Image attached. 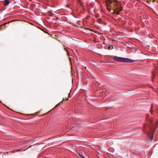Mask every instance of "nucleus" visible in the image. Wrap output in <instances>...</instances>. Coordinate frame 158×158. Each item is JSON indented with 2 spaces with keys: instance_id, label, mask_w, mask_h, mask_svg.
Here are the masks:
<instances>
[{
  "instance_id": "f257e3e1",
  "label": "nucleus",
  "mask_w": 158,
  "mask_h": 158,
  "mask_svg": "<svg viewBox=\"0 0 158 158\" xmlns=\"http://www.w3.org/2000/svg\"><path fill=\"white\" fill-rule=\"evenodd\" d=\"M106 8L109 12H110L111 9H112L114 11L113 12L115 13L117 15L119 14V11H122L123 9L122 7L120 6L117 5L116 3H113L110 6L107 5Z\"/></svg>"
},
{
  "instance_id": "f03ea898",
  "label": "nucleus",
  "mask_w": 158,
  "mask_h": 158,
  "mask_svg": "<svg viewBox=\"0 0 158 158\" xmlns=\"http://www.w3.org/2000/svg\"><path fill=\"white\" fill-rule=\"evenodd\" d=\"M113 59L116 61L119 62H124L126 63H133L134 61L131 59L126 58L123 57H120L115 56L113 58Z\"/></svg>"
},
{
  "instance_id": "7ed1b4c3",
  "label": "nucleus",
  "mask_w": 158,
  "mask_h": 158,
  "mask_svg": "<svg viewBox=\"0 0 158 158\" xmlns=\"http://www.w3.org/2000/svg\"><path fill=\"white\" fill-rule=\"evenodd\" d=\"M10 3L9 0H5L4 1V5L5 6L8 5Z\"/></svg>"
},
{
  "instance_id": "20e7f679",
  "label": "nucleus",
  "mask_w": 158,
  "mask_h": 158,
  "mask_svg": "<svg viewBox=\"0 0 158 158\" xmlns=\"http://www.w3.org/2000/svg\"><path fill=\"white\" fill-rule=\"evenodd\" d=\"M78 2L81 6H83V3L81 0H78Z\"/></svg>"
},
{
  "instance_id": "39448f33",
  "label": "nucleus",
  "mask_w": 158,
  "mask_h": 158,
  "mask_svg": "<svg viewBox=\"0 0 158 158\" xmlns=\"http://www.w3.org/2000/svg\"><path fill=\"white\" fill-rule=\"evenodd\" d=\"M78 154L81 157V158H85L84 156H83L82 155L81 153H79Z\"/></svg>"
},
{
  "instance_id": "423d86ee",
  "label": "nucleus",
  "mask_w": 158,
  "mask_h": 158,
  "mask_svg": "<svg viewBox=\"0 0 158 158\" xmlns=\"http://www.w3.org/2000/svg\"><path fill=\"white\" fill-rule=\"evenodd\" d=\"M109 49H112L113 48V46L112 45H110L109 46Z\"/></svg>"
},
{
  "instance_id": "0eeeda50",
  "label": "nucleus",
  "mask_w": 158,
  "mask_h": 158,
  "mask_svg": "<svg viewBox=\"0 0 158 158\" xmlns=\"http://www.w3.org/2000/svg\"><path fill=\"white\" fill-rule=\"evenodd\" d=\"M69 7V6H68V5H66V7Z\"/></svg>"
},
{
  "instance_id": "6e6552de",
  "label": "nucleus",
  "mask_w": 158,
  "mask_h": 158,
  "mask_svg": "<svg viewBox=\"0 0 158 158\" xmlns=\"http://www.w3.org/2000/svg\"><path fill=\"white\" fill-rule=\"evenodd\" d=\"M66 100H68V98H66Z\"/></svg>"
},
{
  "instance_id": "1a4fd4ad",
  "label": "nucleus",
  "mask_w": 158,
  "mask_h": 158,
  "mask_svg": "<svg viewBox=\"0 0 158 158\" xmlns=\"http://www.w3.org/2000/svg\"><path fill=\"white\" fill-rule=\"evenodd\" d=\"M150 111L151 112V113H152H152L151 112V110H150Z\"/></svg>"
}]
</instances>
